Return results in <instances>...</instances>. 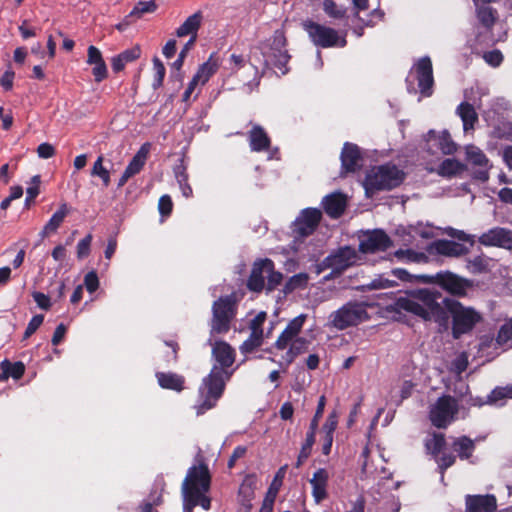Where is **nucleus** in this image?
<instances>
[{
	"instance_id": "nucleus-1",
	"label": "nucleus",
	"mask_w": 512,
	"mask_h": 512,
	"mask_svg": "<svg viewBox=\"0 0 512 512\" xmlns=\"http://www.w3.org/2000/svg\"><path fill=\"white\" fill-rule=\"evenodd\" d=\"M412 299L398 298L394 304L387 306L389 312L405 310L425 321L434 320L439 331L449 328V314L452 316V336L459 339L463 334L470 332L481 320V316L472 308L464 307L460 302L442 298L438 290H404Z\"/></svg>"
},
{
	"instance_id": "nucleus-2",
	"label": "nucleus",
	"mask_w": 512,
	"mask_h": 512,
	"mask_svg": "<svg viewBox=\"0 0 512 512\" xmlns=\"http://www.w3.org/2000/svg\"><path fill=\"white\" fill-rule=\"evenodd\" d=\"M211 472L206 458L202 453H197L193 464L188 468L181 485L183 512H193L196 506L204 510L211 507V499L207 493L211 488Z\"/></svg>"
},
{
	"instance_id": "nucleus-3",
	"label": "nucleus",
	"mask_w": 512,
	"mask_h": 512,
	"mask_svg": "<svg viewBox=\"0 0 512 512\" xmlns=\"http://www.w3.org/2000/svg\"><path fill=\"white\" fill-rule=\"evenodd\" d=\"M209 344L212 345L215 363L199 388L203 402L197 407L198 415L214 407L224 390V341L217 340L212 343L209 339Z\"/></svg>"
},
{
	"instance_id": "nucleus-4",
	"label": "nucleus",
	"mask_w": 512,
	"mask_h": 512,
	"mask_svg": "<svg viewBox=\"0 0 512 512\" xmlns=\"http://www.w3.org/2000/svg\"><path fill=\"white\" fill-rule=\"evenodd\" d=\"M405 178V174L397 166L391 164L380 165L371 168L363 182L368 196L382 190H391L399 186Z\"/></svg>"
},
{
	"instance_id": "nucleus-5",
	"label": "nucleus",
	"mask_w": 512,
	"mask_h": 512,
	"mask_svg": "<svg viewBox=\"0 0 512 512\" xmlns=\"http://www.w3.org/2000/svg\"><path fill=\"white\" fill-rule=\"evenodd\" d=\"M392 275L404 282L437 285L439 288H469L472 283L449 271L438 272L435 275H411L406 270L394 269Z\"/></svg>"
},
{
	"instance_id": "nucleus-6",
	"label": "nucleus",
	"mask_w": 512,
	"mask_h": 512,
	"mask_svg": "<svg viewBox=\"0 0 512 512\" xmlns=\"http://www.w3.org/2000/svg\"><path fill=\"white\" fill-rule=\"evenodd\" d=\"M366 306L367 305L363 302H347L336 311L330 313L326 326L342 331L350 327H355L364 321H368L370 316L366 310Z\"/></svg>"
},
{
	"instance_id": "nucleus-7",
	"label": "nucleus",
	"mask_w": 512,
	"mask_h": 512,
	"mask_svg": "<svg viewBox=\"0 0 512 512\" xmlns=\"http://www.w3.org/2000/svg\"><path fill=\"white\" fill-rule=\"evenodd\" d=\"M459 412L457 400L451 395L440 396L429 412V419L433 426L445 429Z\"/></svg>"
},
{
	"instance_id": "nucleus-8",
	"label": "nucleus",
	"mask_w": 512,
	"mask_h": 512,
	"mask_svg": "<svg viewBox=\"0 0 512 512\" xmlns=\"http://www.w3.org/2000/svg\"><path fill=\"white\" fill-rule=\"evenodd\" d=\"M302 26L316 46L328 48L333 46L344 47L346 45V40L340 38L338 32L333 28L318 24L312 20H305Z\"/></svg>"
},
{
	"instance_id": "nucleus-9",
	"label": "nucleus",
	"mask_w": 512,
	"mask_h": 512,
	"mask_svg": "<svg viewBox=\"0 0 512 512\" xmlns=\"http://www.w3.org/2000/svg\"><path fill=\"white\" fill-rule=\"evenodd\" d=\"M322 219V212L316 208H306L292 224V232L296 238H305L311 235Z\"/></svg>"
},
{
	"instance_id": "nucleus-10",
	"label": "nucleus",
	"mask_w": 512,
	"mask_h": 512,
	"mask_svg": "<svg viewBox=\"0 0 512 512\" xmlns=\"http://www.w3.org/2000/svg\"><path fill=\"white\" fill-rule=\"evenodd\" d=\"M392 246L390 237L382 230L368 231L360 237L359 250L362 253L386 251Z\"/></svg>"
},
{
	"instance_id": "nucleus-11",
	"label": "nucleus",
	"mask_w": 512,
	"mask_h": 512,
	"mask_svg": "<svg viewBox=\"0 0 512 512\" xmlns=\"http://www.w3.org/2000/svg\"><path fill=\"white\" fill-rule=\"evenodd\" d=\"M358 255L354 248L344 246L325 259V263L333 272L341 273L357 262Z\"/></svg>"
},
{
	"instance_id": "nucleus-12",
	"label": "nucleus",
	"mask_w": 512,
	"mask_h": 512,
	"mask_svg": "<svg viewBox=\"0 0 512 512\" xmlns=\"http://www.w3.org/2000/svg\"><path fill=\"white\" fill-rule=\"evenodd\" d=\"M466 156L468 162L477 167V169L473 172V178L486 182L489 179V169L491 165L489 164V159L480 150L478 147L474 145H469L466 147Z\"/></svg>"
},
{
	"instance_id": "nucleus-13",
	"label": "nucleus",
	"mask_w": 512,
	"mask_h": 512,
	"mask_svg": "<svg viewBox=\"0 0 512 512\" xmlns=\"http://www.w3.org/2000/svg\"><path fill=\"white\" fill-rule=\"evenodd\" d=\"M478 241L484 246H496L512 250V230L494 227L479 236Z\"/></svg>"
},
{
	"instance_id": "nucleus-14",
	"label": "nucleus",
	"mask_w": 512,
	"mask_h": 512,
	"mask_svg": "<svg viewBox=\"0 0 512 512\" xmlns=\"http://www.w3.org/2000/svg\"><path fill=\"white\" fill-rule=\"evenodd\" d=\"M418 87L424 96H430L434 84L432 62L429 57L421 58L416 65Z\"/></svg>"
},
{
	"instance_id": "nucleus-15",
	"label": "nucleus",
	"mask_w": 512,
	"mask_h": 512,
	"mask_svg": "<svg viewBox=\"0 0 512 512\" xmlns=\"http://www.w3.org/2000/svg\"><path fill=\"white\" fill-rule=\"evenodd\" d=\"M341 175L356 172L361 167L362 155L356 144L346 142L341 152Z\"/></svg>"
},
{
	"instance_id": "nucleus-16",
	"label": "nucleus",
	"mask_w": 512,
	"mask_h": 512,
	"mask_svg": "<svg viewBox=\"0 0 512 512\" xmlns=\"http://www.w3.org/2000/svg\"><path fill=\"white\" fill-rule=\"evenodd\" d=\"M496 509L497 499L493 494L465 497V512H495Z\"/></svg>"
},
{
	"instance_id": "nucleus-17",
	"label": "nucleus",
	"mask_w": 512,
	"mask_h": 512,
	"mask_svg": "<svg viewBox=\"0 0 512 512\" xmlns=\"http://www.w3.org/2000/svg\"><path fill=\"white\" fill-rule=\"evenodd\" d=\"M257 477L255 474H248L242 481L238 491V501L240 503L239 512H250L252 509V500L255 496Z\"/></svg>"
},
{
	"instance_id": "nucleus-18",
	"label": "nucleus",
	"mask_w": 512,
	"mask_h": 512,
	"mask_svg": "<svg viewBox=\"0 0 512 512\" xmlns=\"http://www.w3.org/2000/svg\"><path fill=\"white\" fill-rule=\"evenodd\" d=\"M322 205L329 217L337 219L342 216L346 209L347 197L341 192H334L323 198Z\"/></svg>"
},
{
	"instance_id": "nucleus-19",
	"label": "nucleus",
	"mask_w": 512,
	"mask_h": 512,
	"mask_svg": "<svg viewBox=\"0 0 512 512\" xmlns=\"http://www.w3.org/2000/svg\"><path fill=\"white\" fill-rule=\"evenodd\" d=\"M272 260L269 258L260 259L254 262L247 288H265L267 271H271Z\"/></svg>"
},
{
	"instance_id": "nucleus-20",
	"label": "nucleus",
	"mask_w": 512,
	"mask_h": 512,
	"mask_svg": "<svg viewBox=\"0 0 512 512\" xmlns=\"http://www.w3.org/2000/svg\"><path fill=\"white\" fill-rule=\"evenodd\" d=\"M427 142L431 147H437L442 154L451 155L457 150L456 143L452 140L450 133L444 130L440 133H436L431 130L428 132Z\"/></svg>"
},
{
	"instance_id": "nucleus-21",
	"label": "nucleus",
	"mask_w": 512,
	"mask_h": 512,
	"mask_svg": "<svg viewBox=\"0 0 512 512\" xmlns=\"http://www.w3.org/2000/svg\"><path fill=\"white\" fill-rule=\"evenodd\" d=\"M87 63L89 65H94L92 69V74L96 82H102L105 78H107L108 70L106 63L102 57L101 51L90 45L87 50Z\"/></svg>"
},
{
	"instance_id": "nucleus-22",
	"label": "nucleus",
	"mask_w": 512,
	"mask_h": 512,
	"mask_svg": "<svg viewBox=\"0 0 512 512\" xmlns=\"http://www.w3.org/2000/svg\"><path fill=\"white\" fill-rule=\"evenodd\" d=\"M328 480L329 474L324 468L317 469L314 472L312 479L310 480V484L312 486V496L317 504H320L328 496Z\"/></svg>"
},
{
	"instance_id": "nucleus-23",
	"label": "nucleus",
	"mask_w": 512,
	"mask_h": 512,
	"mask_svg": "<svg viewBox=\"0 0 512 512\" xmlns=\"http://www.w3.org/2000/svg\"><path fill=\"white\" fill-rule=\"evenodd\" d=\"M431 247L439 255L448 257H459L468 252L467 247L455 241L439 239L432 243Z\"/></svg>"
},
{
	"instance_id": "nucleus-24",
	"label": "nucleus",
	"mask_w": 512,
	"mask_h": 512,
	"mask_svg": "<svg viewBox=\"0 0 512 512\" xmlns=\"http://www.w3.org/2000/svg\"><path fill=\"white\" fill-rule=\"evenodd\" d=\"M156 379L162 389L181 392L185 389V378L174 372H157Z\"/></svg>"
},
{
	"instance_id": "nucleus-25",
	"label": "nucleus",
	"mask_w": 512,
	"mask_h": 512,
	"mask_svg": "<svg viewBox=\"0 0 512 512\" xmlns=\"http://www.w3.org/2000/svg\"><path fill=\"white\" fill-rule=\"evenodd\" d=\"M475 14L479 23L487 30H491L498 20V12L492 6L484 3L473 2Z\"/></svg>"
},
{
	"instance_id": "nucleus-26",
	"label": "nucleus",
	"mask_w": 512,
	"mask_h": 512,
	"mask_svg": "<svg viewBox=\"0 0 512 512\" xmlns=\"http://www.w3.org/2000/svg\"><path fill=\"white\" fill-rule=\"evenodd\" d=\"M229 69L231 72L229 75H237L240 73V81L243 83H248L249 78L244 77V72H252L255 70V67L250 63L249 59L244 55H236L232 54L229 58V67H226V70Z\"/></svg>"
},
{
	"instance_id": "nucleus-27",
	"label": "nucleus",
	"mask_w": 512,
	"mask_h": 512,
	"mask_svg": "<svg viewBox=\"0 0 512 512\" xmlns=\"http://www.w3.org/2000/svg\"><path fill=\"white\" fill-rule=\"evenodd\" d=\"M249 144L252 151L261 152L270 148L271 140L261 126L254 125L249 132Z\"/></svg>"
},
{
	"instance_id": "nucleus-28",
	"label": "nucleus",
	"mask_w": 512,
	"mask_h": 512,
	"mask_svg": "<svg viewBox=\"0 0 512 512\" xmlns=\"http://www.w3.org/2000/svg\"><path fill=\"white\" fill-rule=\"evenodd\" d=\"M203 15L201 11H197L189 16L177 29L176 35L178 37L190 36V38L197 39V32L201 26Z\"/></svg>"
},
{
	"instance_id": "nucleus-29",
	"label": "nucleus",
	"mask_w": 512,
	"mask_h": 512,
	"mask_svg": "<svg viewBox=\"0 0 512 512\" xmlns=\"http://www.w3.org/2000/svg\"><path fill=\"white\" fill-rule=\"evenodd\" d=\"M68 206L66 203L61 204L60 208L52 215L49 221L45 224L40 232L41 239L55 233L63 223L65 217L68 215Z\"/></svg>"
},
{
	"instance_id": "nucleus-30",
	"label": "nucleus",
	"mask_w": 512,
	"mask_h": 512,
	"mask_svg": "<svg viewBox=\"0 0 512 512\" xmlns=\"http://www.w3.org/2000/svg\"><path fill=\"white\" fill-rule=\"evenodd\" d=\"M453 450L461 460H468L475 450L474 441L468 436H460L452 443Z\"/></svg>"
},
{
	"instance_id": "nucleus-31",
	"label": "nucleus",
	"mask_w": 512,
	"mask_h": 512,
	"mask_svg": "<svg viewBox=\"0 0 512 512\" xmlns=\"http://www.w3.org/2000/svg\"><path fill=\"white\" fill-rule=\"evenodd\" d=\"M457 114L463 121L464 131L474 129V125L478 121V115L472 104L468 102H462L457 107Z\"/></svg>"
},
{
	"instance_id": "nucleus-32",
	"label": "nucleus",
	"mask_w": 512,
	"mask_h": 512,
	"mask_svg": "<svg viewBox=\"0 0 512 512\" xmlns=\"http://www.w3.org/2000/svg\"><path fill=\"white\" fill-rule=\"evenodd\" d=\"M224 331V296H220L213 304L211 334Z\"/></svg>"
},
{
	"instance_id": "nucleus-33",
	"label": "nucleus",
	"mask_w": 512,
	"mask_h": 512,
	"mask_svg": "<svg viewBox=\"0 0 512 512\" xmlns=\"http://www.w3.org/2000/svg\"><path fill=\"white\" fill-rule=\"evenodd\" d=\"M506 399H512V384L495 387L486 397V403L502 406Z\"/></svg>"
},
{
	"instance_id": "nucleus-34",
	"label": "nucleus",
	"mask_w": 512,
	"mask_h": 512,
	"mask_svg": "<svg viewBox=\"0 0 512 512\" xmlns=\"http://www.w3.org/2000/svg\"><path fill=\"white\" fill-rule=\"evenodd\" d=\"M149 143H145L139 149V151L134 155L132 160L129 162L125 170L131 175L134 176L138 174L143 166L145 165L147 154H148Z\"/></svg>"
},
{
	"instance_id": "nucleus-35",
	"label": "nucleus",
	"mask_w": 512,
	"mask_h": 512,
	"mask_svg": "<svg viewBox=\"0 0 512 512\" xmlns=\"http://www.w3.org/2000/svg\"><path fill=\"white\" fill-rule=\"evenodd\" d=\"M425 449L434 459L438 457L446 446V438L443 433H433L432 437L425 440Z\"/></svg>"
},
{
	"instance_id": "nucleus-36",
	"label": "nucleus",
	"mask_w": 512,
	"mask_h": 512,
	"mask_svg": "<svg viewBox=\"0 0 512 512\" xmlns=\"http://www.w3.org/2000/svg\"><path fill=\"white\" fill-rule=\"evenodd\" d=\"M491 259L485 255H478L467 260V269L473 274L486 273L490 270Z\"/></svg>"
},
{
	"instance_id": "nucleus-37",
	"label": "nucleus",
	"mask_w": 512,
	"mask_h": 512,
	"mask_svg": "<svg viewBox=\"0 0 512 512\" xmlns=\"http://www.w3.org/2000/svg\"><path fill=\"white\" fill-rule=\"evenodd\" d=\"M466 169V166L456 159H445L439 166V174L446 177L455 176Z\"/></svg>"
},
{
	"instance_id": "nucleus-38",
	"label": "nucleus",
	"mask_w": 512,
	"mask_h": 512,
	"mask_svg": "<svg viewBox=\"0 0 512 512\" xmlns=\"http://www.w3.org/2000/svg\"><path fill=\"white\" fill-rule=\"evenodd\" d=\"M218 65L216 61L213 60V57L210 56L208 61L203 63L194 77L199 80L201 84H205L209 78L217 71Z\"/></svg>"
},
{
	"instance_id": "nucleus-39",
	"label": "nucleus",
	"mask_w": 512,
	"mask_h": 512,
	"mask_svg": "<svg viewBox=\"0 0 512 512\" xmlns=\"http://www.w3.org/2000/svg\"><path fill=\"white\" fill-rule=\"evenodd\" d=\"M263 343V335L250 332L249 337L240 345V352L244 355L254 352Z\"/></svg>"
},
{
	"instance_id": "nucleus-40",
	"label": "nucleus",
	"mask_w": 512,
	"mask_h": 512,
	"mask_svg": "<svg viewBox=\"0 0 512 512\" xmlns=\"http://www.w3.org/2000/svg\"><path fill=\"white\" fill-rule=\"evenodd\" d=\"M157 9V4L154 0L138 2L132 11L128 14V18H134L135 21L143 16L145 13H153Z\"/></svg>"
},
{
	"instance_id": "nucleus-41",
	"label": "nucleus",
	"mask_w": 512,
	"mask_h": 512,
	"mask_svg": "<svg viewBox=\"0 0 512 512\" xmlns=\"http://www.w3.org/2000/svg\"><path fill=\"white\" fill-rule=\"evenodd\" d=\"M1 368H5L8 377H12L15 380L22 378L25 373V365L21 361L10 362L8 359H5L0 364Z\"/></svg>"
},
{
	"instance_id": "nucleus-42",
	"label": "nucleus",
	"mask_w": 512,
	"mask_h": 512,
	"mask_svg": "<svg viewBox=\"0 0 512 512\" xmlns=\"http://www.w3.org/2000/svg\"><path fill=\"white\" fill-rule=\"evenodd\" d=\"M92 176H98L101 178L103 182L104 187H108L110 185V173L109 171L103 166V157L99 156L97 160L94 162L92 170H91Z\"/></svg>"
},
{
	"instance_id": "nucleus-43",
	"label": "nucleus",
	"mask_w": 512,
	"mask_h": 512,
	"mask_svg": "<svg viewBox=\"0 0 512 512\" xmlns=\"http://www.w3.org/2000/svg\"><path fill=\"white\" fill-rule=\"evenodd\" d=\"M323 10L333 19H342L346 15V9L337 5L334 0H323Z\"/></svg>"
},
{
	"instance_id": "nucleus-44",
	"label": "nucleus",
	"mask_w": 512,
	"mask_h": 512,
	"mask_svg": "<svg viewBox=\"0 0 512 512\" xmlns=\"http://www.w3.org/2000/svg\"><path fill=\"white\" fill-rule=\"evenodd\" d=\"M271 61L284 74L287 72L286 65L290 60V55L286 49L271 51Z\"/></svg>"
},
{
	"instance_id": "nucleus-45",
	"label": "nucleus",
	"mask_w": 512,
	"mask_h": 512,
	"mask_svg": "<svg viewBox=\"0 0 512 512\" xmlns=\"http://www.w3.org/2000/svg\"><path fill=\"white\" fill-rule=\"evenodd\" d=\"M153 70H154V80L152 83V87L154 90H156L163 85V80H164L165 73H166L165 66L158 57L153 58Z\"/></svg>"
},
{
	"instance_id": "nucleus-46",
	"label": "nucleus",
	"mask_w": 512,
	"mask_h": 512,
	"mask_svg": "<svg viewBox=\"0 0 512 512\" xmlns=\"http://www.w3.org/2000/svg\"><path fill=\"white\" fill-rule=\"evenodd\" d=\"M512 340V318L505 322L499 329L496 336V343L499 346L506 345Z\"/></svg>"
},
{
	"instance_id": "nucleus-47",
	"label": "nucleus",
	"mask_w": 512,
	"mask_h": 512,
	"mask_svg": "<svg viewBox=\"0 0 512 512\" xmlns=\"http://www.w3.org/2000/svg\"><path fill=\"white\" fill-rule=\"evenodd\" d=\"M435 460L438 465V470L441 474V479H444L445 471L455 464L456 456L452 453H443L441 456L439 454Z\"/></svg>"
},
{
	"instance_id": "nucleus-48",
	"label": "nucleus",
	"mask_w": 512,
	"mask_h": 512,
	"mask_svg": "<svg viewBox=\"0 0 512 512\" xmlns=\"http://www.w3.org/2000/svg\"><path fill=\"white\" fill-rule=\"evenodd\" d=\"M395 256L399 260H408V261H411V262H420L421 260L426 258L424 253H418V252H415V251H413L411 249H406V250L400 249V250L395 252Z\"/></svg>"
},
{
	"instance_id": "nucleus-49",
	"label": "nucleus",
	"mask_w": 512,
	"mask_h": 512,
	"mask_svg": "<svg viewBox=\"0 0 512 512\" xmlns=\"http://www.w3.org/2000/svg\"><path fill=\"white\" fill-rule=\"evenodd\" d=\"M295 338H297V335L289 331L287 328H285L278 336L275 342V347L278 350H284L285 348H287L289 343L293 342Z\"/></svg>"
},
{
	"instance_id": "nucleus-50",
	"label": "nucleus",
	"mask_w": 512,
	"mask_h": 512,
	"mask_svg": "<svg viewBox=\"0 0 512 512\" xmlns=\"http://www.w3.org/2000/svg\"><path fill=\"white\" fill-rule=\"evenodd\" d=\"M43 321H44V316L42 314L34 315L31 318V320L29 321V323L25 329L23 339H28L29 337H31L37 331V329L42 325Z\"/></svg>"
},
{
	"instance_id": "nucleus-51",
	"label": "nucleus",
	"mask_w": 512,
	"mask_h": 512,
	"mask_svg": "<svg viewBox=\"0 0 512 512\" xmlns=\"http://www.w3.org/2000/svg\"><path fill=\"white\" fill-rule=\"evenodd\" d=\"M158 210L163 218L171 215L173 210V202L169 195H163L158 201Z\"/></svg>"
},
{
	"instance_id": "nucleus-52",
	"label": "nucleus",
	"mask_w": 512,
	"mask_h": 512,
	"mask_svg": "<svg viewBox=\"0 0 512 512\" xmlns=\"http://www.w3.org/2000/svg\"><path fill=\"white\" fill-rule=\"evenodd\" d=\"M267 319V313L265 311L259 312L249 324V328L251 332H257L258 334L263 335V324Z\"/></svg>"
},
{
	"instance_id": "nucleus-53",
	"label": "nucleus",
	"mask_w": 512,
	"mask_h": 512,
	"mask_svg": "<svg viewBox=\"0 0 512 512\" xmlns=\"http://www.w3.org/2000/svg\"><path fill=\"white\" fill-rule=\"evenodd\" d=\"M309 276L306 273H299L292 276L284 288H304L308 284Z\"/></svg>"
},
{
	"instance_id": "nucleus-54",
	"label": "nucleus",
	"mask_w": 512,
	"mask_h": 512,
	"mask_svg": "<svg viewBox=\"0 0 512 512\" xmlns=\"http://www.w3.org/2000/svg\"><path fill=\"white\" fill-rule=\"evenodd\" d=\"M338 425V414L336 411H332L325 423L322 425L321 432L322 433H328V434H334L336 428Z\"/></svg>"
},
{
	"instance_id": "nucleus-55",
	"label": "nucleus",
	"mask_w": 512,
	"mask_h": 512,
	"mask_svg": "<svg viewBox=\"0 0 512 512\" xmlns=\"http://www.w3.org/2000/svg\"><path fill=\"white\" fill-rule=\"evenodd\" d=\"M326 405V397L324 395L320 396L317 404V408L313 418L310 421L309 427L318 429L319 420L321 419L324 409Z\"/></svg>"
},
{
	"instance_id": "nucleus-56",
	"label": "nucleus",
	"mask_w": 512,
	"mask_h": 512,
	"mask_svg": "<svg viewBox=\"0 0 512 512\" xmlns=\"http://www.w3.org/2000/svg\"><path fill=\"white\" fill-rule=\"evenodd\" d=\"M91 242L92 235L88 234L77 244V257L79 259H83L89 255Z\"/></svg>"
},
{
	"instance_id": "nucleus-57",
	"label": "nucleus",
	"mask_w": 512,
	"mask_h": 512,
	"mask_svg": "<svg viewBox=\"0 0 512 512\" xmlns=\"http://www.w3.org/2000/svg\"><path fill=\"white\" fill-rule=\"evenodd\" d=\"M287 40L285 34L281 30H276L272 37L271 51L286 49Z\"/></svg>"
},
{
	"instance_id": "nucleus-58",
	"label": "nucleus",
	"mask_w": 512,
	"mask_h": 512,
	"mask_svg": "<svg viewBox=\"0 0 512 512\" xmlns=\"http://www.w3.org/2000/svg\"><path fill=\"white\" fill-rule=\"evenodd\" d=\"M395 285H397L395 280L384 278L383 276H381L378 279L373 280L369 285H361L358 286L357 288H390Z\"/></svg>"
},
{
	"instance_id": "nucleus-59",
	"label": "nucleus",
	"mask_w": 512,
	"mask_h": 512,
	"mask_svg": "<svg viewBox=\"0 0 512 512\" xmlns=\"http://www.w3.org/2000/svg\"><path fill=\"white\" fill-rule=\"evenodd\" d=\"M306 319H307L306 314H300L297 317L290 320L285 328H287L289 331H291L292 333H294L298 336V334L301 332V330L303 328V325H304Z\"/></svg>"
},
{
	"instance_id": "nucleus-60",
	"label": "nucleus",
	"mask_w": 512,
	"mask_h": 512,
	"mask_svg": "<svg viewBox=\"0 0 512 512\" xmlns=\"http://www.w3.org/2000/svg\"><path fill=\"white\" fill-rule=\"evenodd\" d=\"M266 279L268 284L267 288H274L282 283L283 275L282 273L275 271L273 262L271 266V271H267L266 273Z\"/></svg>"
},
{
	"instance_id": "nucleus-61",
	"label": "nucleus",
	"mask_w": 512,
	"mask_h": 512,
	"mask_svg": "<svg viewBox=\"0 0 512 512\" xmlns=\"http://www.w3.org/2000/svg\"><path fill=\"white\" fill-rule=\"evenodd\" d=\"M483 59L491 66L498 67L503 61V55L500 50H492L484 53Z\"/></svg>"
},
{
	"instance_id": "nucleus-62",
	"label": "nucleus",
	"mask_w": 512,
	"mask_h": 512,
	"mask_svg": "<svg viewBox=\"0 0 512 512\" xmlns=\"http://www.w3.org/2000/svg\"><path fill=\"white\" fill-rule=\"evenodd\" d=\"M124 62L130 63L137 60L141 55V48L139 45H135L130 49H126L119 54Z\"/></svg>"
},
{
	"instance_id": "nucleus-63",
	"label": "nucleus",
	"mask_w": 512,
	"mask_h": 512,
	"mask_svg": "<svg viewBox=\"0 0 512 512\" xmlns=\"http://www.w3.org/2000/svg\"><path fill=\"white\" fill-rule=\"evenodd\" d=\"M32 297H33L34 301L37 303L39 308L44 309V310L50 309L51 300H50L49 296H47L46 294H44L42 292L34 291L32 293Z\"/></svg>"
},
{
	"instance_id": "nucleus-64",
	"label": "nucleus",
	"mask_w": 512,
	"mask_h": 512,
	"mask_svg": "<svg viewBox=\"0 0 512 512\" xmlns=\"http://www.w3.org/2000/svg\"><path fill=\"white\" fill-rule=\"evenodd\" d=\"M308 340L304 337H297L293 340L290 348L297 354L300 355L308 349Z\"/></svg>"
}]
</instances>
